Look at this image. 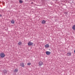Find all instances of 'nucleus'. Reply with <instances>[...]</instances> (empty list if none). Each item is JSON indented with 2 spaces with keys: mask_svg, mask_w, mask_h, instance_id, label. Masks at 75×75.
<instances>
[{
  "mask_svg": "<svg viewBox=\"0 0 75 75\" xmlns=\"http://www.w3.org/2000/svg\"><path fill=\"white\" fill-rule=\"evenodd\" d=\"M39 65V67H41L42 65H43V63L42 62L40 61L38 63Z\"/></svg>",
  "mask_w": 75,
  "mask_h": 75,
  "instance_id": "1",
  "label": "nucleus"
},
{
  "mask_svg": "<svg viewBox=\"0 0 75 75\" xmlns=\"http://www.w3.org/2000/svg\"><path fill=\"white\" fill-rule=\"evenodd\" d=\"M0 56H1V57L2 58L4 57L5 56V55L4 54V53H1L0 55Z\"/></svg>",
  "mask_w": 75,
  "mask_h": 75,
  "instance_id": "2",
  "label": "nucleus"
},
{
  "mask_svg": "<svg viewBox=\"0 0 75 75\" xmlns=\"http://www.w3.org/2000/svg\"><path fill=\"white\" fill-rule=\"evenodd\" d=\"M28 45L30 46L33 45V43H32V42H29L28 43Z\"/></svg>",
  "mask_w": 75,
  "mask_h": 75,
  "instance_id": "3",
  "label": "nucleus"
},
{
  "mask_svg": "<svg viewBox=\"0 0 75 75\" xmlns=\"http://www.w3.org/2000/svg\"><path fill=\"white\" fill-rule=\"evenodd\" d=\"M22 67H24V64L22 62L21 63L20 65Z\"/></svg>",
  "mask_w": 75,
  "mask_h": 75,
  "instance_id": "4",
  "label": "nucleus"
},
{
  "mask_svg": "<svg viewBox=\"0 0 75 75\" xmlns=\"http://www.w3.org/2000/svg\"><path fill=\"white\" fill-rule=\"evenodd\" d=\"M45 46L46 48H48L49 47L50 45H49L47 44L45 45Z\"/></svg>",
  "mask_w": 75,
  "mask_h": 75,
  "instance_id": "5",
  "label": "nucleus"
},
{
  "mask_svg": "<svg viewBox=\"0 0 75 75\" xmlns=\"http://www.w3.org/2000/svg\"><path fill=\"white\" fill-rule=\"evenodd\" d=\"M46 54L47 55H49L51 54V52L49 51H47L46 52Z\"/></svg>",
  "mask_w": 75,
  "mask_h": 75,
  "instance_id": "6",
  "label": "nucleus"
},
{
  "mask_svg": "<svg viewBox=\"0 0 75 75\" xmlns=\"http://www.w3.org/2000/svg\"><path fill=\"white\" fill-rule=\"evenodd\" d=\"M46 21L45 20H43L42 22V23L43 24H45L46 23Z\"/></svg>",
  "mask_w": 75,
  "mask_h": 75,
  "instance_id": "7",
  "label": "nucleus"
},
{
  "mask_svg": "<svg viewBox=\"0 0 75 75\" xmlns=\"http://www.w3.org/2000/svg\"><path fill=\"white\" fill-rule=\"evenodd\" d=\"M67 54H68V56H71V52H68L67 53Z\"/></svg>",
  "mask_w": 75,
  "mask_h": 75,
  "instance_id": "8",
  "label": "nucleus"
},
{
  "mask_svg": "<svg viewBox=\"0 0 75 75\" xmlns=\"http://www.w3.org/2000/svg\"><path fill=\"white\" fill-rule=\"evenodd\" d=\"M14 71L15 72H17L18 71V69H15L14 70Z\"/></svg>",
  "mask_w": 75,
  "mask_h": 75,
  "instance_id": "9",
  "label": "nucleus"
},
{
  "mask_svg": "<svg viewBox=\"0 0 75 75\" xmlns=\"http://www.w3.org/2000/svg\"><path fill=\"white\" fill-rule=\"evenodd\" d=\"M72 29L73 30H75V25H74L72 27Z\"/></svg>",
  "mask_w": 75,
  "mask_h": 75,
  "instance_id": "10",
  "label": "nucleus"
},
{
  "mask_svg": "<svg viewBox=\"0 0 75 75\" xmlns=\"http://www.w3.org/2000/svg\"><path fill=\"white\" fill-rule=\"evenodd\" d=\"M11 23L12 24H14V21L12 20V21H11Z\"/></svg>",
  "mask_w": 75,
  "mask_h": 75,
  "instance_id": "11",
  "label": "nucleus"
},
{
  "mask_svg": "<svg viewBox=\"0 0 75 75\" xmlns=\"http://www.w3.org/2000/svg\"><path fill=\"white\" fill-rule=\"evenodd\" d=\"M22 44V43L21 42H19L18 43L19 45H21Z\"/></svg>",
  "mask_w": 75,
  "mask_h": 75,
  "instance_id": "12",
  "label": "nucleus"
},
{
  "mask_svg": "<svg viewBox=\"0 0 75 75\" xmlns=\"http://www.w3.org/2000/svg\"><path fill=\"white\" fill-rule=\"evenodd\" d=\"M3 71L4 73H7V72L6 70H4Z\"/></svg>",
  "mask_w": 75,
  "mask_h": 75,
  "instance_id": "13",
  "label": "nucleus"
},
{
  "mask_svg": "<svg viewBox=\"0 0 75 75\" xmlns=\"http://www.w3.org/2000/svg\"><path fill=\"white\" fill-rule=\"evenodd\" d=\"M19 2L21 3H23V1H21V0H20Z\"/></svg>",
  "mask_w": 75,
  "mask_h": 75,
  "instance_id": "14",
  "label": "nucleus"
},
{
  "mask_svg": "<svg viewBox=\"0 0 75 75\" xmlns=\"http://www.w3.org/2000/svg\"><path fill=\"white\" fill-rule=\"evenodd\" d=\"M31 63H28L27 64V65H31Z\"/></svg>",
  "mask_w": 75,
  "mask_h": 75,
  "instance_id": "15",
  "label": "nucleus"
},
{
  "mask_svg": "<svg viewBox=\"0 0 75 75\" xmlns=\"http://www.w3.org/2000/svg\"><path fill=\"white\" fill-rule=\"evenodd\" d=\"M74 52L75 53V50L74 51Z\"/></svg>",
  "mask_w": 75,
  "mask_h": 75,
  "instance_id": "16",
  "label": "nucleus"
}]
</instances>
